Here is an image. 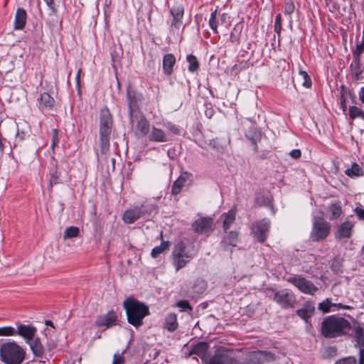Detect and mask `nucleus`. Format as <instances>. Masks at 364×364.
<instances>
[{
    "instance_id": "f257e3e1",
    "label": "nucleus",
    "mask_w": 364,
    "mask_h": 364,
    "mask_svg": "<svg viewBox=\"0 0 364 364\" xmlns=\"http://www.w3.org/2000/svg\"><path fill=\"white\" fill-rule=\"evenodd\" d=\"M351 328L350 323L344 317L331 315L323 318L321 333L325 338H335L348 334Z\"/></svg>"
},
{
    "instance_id": "f03ea898",
    "label": "nucleus",
    "mask_w": 364,
    "mask_h": 364,
    "mask_svg": "<svg viewBox=\"0 0 364 364\" xmlns=\"http://www.w3.org/2000/svg\"><path fill=\"white\" fill-rule=\"evenodd\" d=\"M128 322L135 327L141 326L144 317L149 314L146 305L133 297H129L123 302Z\"/></svg>"
},
{
    "instance_id": "7ed1b4c3",
    "label": "nucleus",
    "mask_w": 364,
    "mask_h": 364,
    "mask_svg": "<svg viewBox=\"0 0 364 364\" xmlns=\"http://www.w3.org/2000/svg\"><path fill=\"white\" fill-rule=\"evenodd\" d=\"M113 124L112 116L107 109L104 107L100 110V152L104 154L107 152L109 148V139Z\"/></svg>"
},
{
    "instance_id": "20e7f679",
    "label": "nucleus",
    "mask_w": 364,
    "mask_h": 364,
    "mask_svg": "<svg viewBox=\"0 0 364 364\" xmlns=\"http://www.w3.org/2000/svg\"><path fill=\"white\" fill-rule=\"evenodd\" d=\"M0 355L6 364H21L25 358L26 352L14 341L6 342L0 346Z\"/></svg>"
},
{
    "instance_id": "39448f33",
    "label": "nucleus",
    "mask_w": 364,
    "mask_h": 364,
    "mask_svg": "<svg viewBox=\"0 0 364 364\" xmlns=\"http://www.w3.org/2000/svg\"><path fill=\"white\" fill-rule=\"evenodd\" d=\"M171 256L175 269L178 272L194 257L195 253L188 250L183 241H179L175 244Z\"/></svg>"
},
{
    "instance_id": "423d86ee",
    "label": "nucleus",
    "mask_w": 364,
    "mask_h": 364,
    "mask_svg": "<svg viewBox=\"0 0 364 364\" xmlns=\"http://www.w3.org/2000/svg\"><path fill=\"white\" fill-rule=\"evenodd\" d=\"M171 18L169 23V32L173 36H178L183 30V18L184 16V7L182 4L175 3L170 8Z\"/></svg>"
},
{
    "instance_id": "0eeeda50",
    "label": "nucleus",
    "mask_w": 364,
    "mask_h": 364,
    "mask_svg": "<svg viewBox=\"0 0 364 364\" xmlns=\"http://www.w3.org/2000/svg\"><path fill=\"white\" fill-rule=\"evenodd\" d=\"M154 209L155 206L151 204L135 206L124 211L122 220L126 224H132L139 218H144L146 215H149Z\"/></svg>"
},
{
    "instance_id": "6e6552de",
    "label": "nucleus",
    "mask_w": 364,
    "mask_h": 364,
    "mask_svg": "<svg viewBox=\"0 0 364 364\" xmlns=\"http://www.w3.org/2000/svg\"><path fill=\"white\" fill-rule=\"evenodd\" d=\"M331 232V225L323 218H314L313 227L310 233V238L314 242H320L325 240Z\"/></svg>"
},
{
    "instance_id": "1a4fd4ad",
    "label": "nucleus",
    "mask_w": 364,
    "mask_h": 364,
    "mask_svg": "<svg viewBox=\"0 0 364 364\" xmlns=\"http://www.w3.org/2000/svg\"><path fill=\"white\" fill-rule=\"evenodd\" d=\"M287 281L305 294L314 295L318 290L311 281L301 275H293L288 277Z\"/></svg>"
},
{
    "instance_id": "9d476101",
    "label": "nucleus",
    "mask_w": 364,
    "mask_h": 364,
    "mask_svg": "<svg viewBox=\"0 0 364 364\" xmlns=\"http://www.w3.org/2000/svg\"><path fill=\"white\" fill-rule=\"evenodd\" d=\"M272 299L284 309L294 306L296 302L294 294L291 290L287 289L274 291Z\"/></svg>"
},
{
    "instance_id": "9b49d317",
    "label": "nucleus",
    "mask_w": 364,
    "mask_h": 364,
    "mask_svg": "<svg viewBox=\"0 0 364 364\" xmlns=\"http://www.w3.org/2000/svg\"><path fill=\"white\" fill-rule=\"evenodd\" d=\"M274 355L269 351L259 350L249 353L242 364H262L274 360Z\"/></svg>"
},
{
    "instance_id": "f8f14e48",
    "label": "nucleus",
    "mask_w": 364,
    "mask_h": 364,
    "mask_svg": "<svg viewBox=\"0 0 364 364\" xmlns=\"http://www.w3.org/2000/svg\"><path fill=\"white\" fill-rule=\"evenodd\" d=\"M270 221L268 219H262L252 224V233L253 237L259 242H264L269 230Z\"/></svg>"
},
{
    "instance_id": "ddd939ff",
    "label": "nucleus",
    "mask_w": 364,
    "mask_h": 364,
    "mask_svg": "<svg viewBox=\"0 0 364 364\" xmlns=\"http://www.w3.org/2000/svg\"><path fill=\"white\" fill-rule=\"evenodd\" d=\"M354 224L348 220H346L339 225L335 232V237L338 240H348L353 234V228Z\"/></svg>"
},
{
    "instance_id": "4468645a",
    "label": "nucleus",
    "mask_w": 364,
    "mask_h": 364,
    "mask_svg": "<svg viewBox=\"0 0 364 364\" xmlns=\"http://www.w3.org/2000/svg\"><path fill=\"white\" fill-rule=\"evenodd\" d=\"M117 316L114 311H109L106 314L100 316L97 318L95 323L97 326L107 328L116 325Z\"/></svg>"
},
{
    "instance_id": "2eb2a0df",
    "label": "nucleus",
    "mask_w": 364,
    "mask_h": 364,
    "mask_svg": "<svg viewBox=\"0 0 364 364\" xmlns=\"http://www.w3.org/2000/svg\"><path fill=\"white\" fill-rule=\"evenodd\" d=\"M213 220L210 218H201L193 224L194 230L199 234H205L212 230Z\"/></svg>"
},
{
    "instance_id": "dca6fc26",
    "label": "nucleus",
    "mask_w": 364,
    "mask_h": 364,
    "mask_svg": "<svg viewBox=\"0 0 364 364\" xmlns=\"http://www.w3.org/2000/svg\"><path fill=\"white\" fill-rule=\"evenodd\" d=\"M36 331L37 329L34 326L25 324H18L17 326V329L16 330V334L23 338L27 343L35 337Z\"/></svg>"
},
{
    "instance_id": "f3484780",
    "label": "nucleus",
    "mask_w": 364,
    "mask_h": 364,
    "mask_svg": "<svg viewBox=\"0 0 364 364\" xmlns=\"http://www.w3.org/2000/svg\"><path fill=\"white\" fill-rule=\"evenodd\" d=\"M238 240V232L236 231H230L223 237L221 245L224 250H232L233 247L237 246Z\"/></svg>"
},
{
    "instance_id": "a211bd4d",
    "label": "nucleus",
    "mask_w": 364,
    "mask_h": 364,
    "mask_svg": "<svg viewBox=\"0 0 364 364\" xmlns=\"http://www.w3.org/2000/svg\"><path fill=\"white\" fill-rule=\"evenodd\" d=\"M315 312V304L312 301L305 302L302 307L296 311V314L302 319L307 321Z\"/></svg>"
},
{
    "instance_id": "6ab92c4d",
    "label": "nucleus",
    "mask_w": 364,
    "mask_h": 364,
    "mask_svg": "<svg viewBox=\"0 0 364 364\" xmlns=\"http://www.w3.org/2000/svg\"><path fill=\"white\" fill-rule=\"evenodd\" d=\"M236 360L228 353H218L213 356L208 364H235Z\"/></svg>"
},
{
    "instance_id": "aec40b11",
    "label": "nucleus",
    "mask_w": 364,
    "mask_h": 364,
    "mask_svg": "<svg viewBox=\"0 0 364 364\" xmlns=\"http://www.w3.org/2000/svg\"><path fill=\"white\" fill-rule=\"evenodd\" d=\"M26 11L21 8L16 10L14 27L15 30H22L26 23Z\"/></svg>"
},
{
    "instance_id": "412c9836",
    "label": "nucleus",
    "mask_w": 364,
    "mask_h": 364,
    "mask_svg": "<svg viewBox=\"0 0 364 364\" xmlns=\"http://www.w3.org/2000/svg\"><path fill=\"white\" fill-rule=\"evenodd\" d=\"M39 107L42 110L53 109L55 107V100L47 92H43L38 98Z\"/></svg>"
},
{
    "instance_id": "4be33fe9",
    "label": "nucleus",
    "mask_w": 364,
    "mask_h": 364,
    "mask_svg": "<svg viewBox=\"0 0 364 364\" xmlns=\"http://www.w3.org/2000/svg\"><path fill=\"white\" fill-rule=\"evenodd\" d=\"M176 63V58L173 54H166L163 58V70L164 73L170 75L173 72V66Z\"/></svg>"
},
{
    "instance_id": "5701e85b",
    "label": "nucleus",
    "mask_w": 364,
    "mask_h": 364,
    "mask_svg": "<svg viewBox=\"0 0 364 364\" xmlns=\"http://www.w3.org/2000/svg\"><path fill=\"white\" fill-rule=\"evenodd\" d=\"M149 138L151 141L156 142H166L168 141V138L165 132L160 129L153 127Z\"/></svg>"
},
{
    "instance_id": "b1692460",
    "label": "nucleus",
    "mask_w": 364,
    "mask_h": 364,
    "mask_svg": "<svg viewBox=\"0 0 364 364\" xmlns=\"http://www.w3.org/2000/svg\"><path fill=\"white\" fill-rule=\"evenodd\" d=\"M188 176V173H183L173 182L171 190L173 195H178L181 191Z\"/></svg>"
},
{
    "instance_id": "393cba45",
    "label": "nucleus",
    "mask_w": 364,
    "mask_h": 364,
    "mask_svg": "<svg viewBox=\"0 0 364 364\" xmlns=\"http://www.w3.org/2000/svg\"><path fill=\"white\" fill-rule=\"evenodd\" d=\"M32 350L33 353L36 357H41L43 355L44 349L38 338H33L32 340L27 342Z\"/></svg>"
},
{
    "instance_id": "a878e982",
    "label": "nucleus",
    "mask_w": 364,
    "mask_h": 364,
    "mask_svg": "<svg viewBox=\"0 0 364 364\" xmlns=\"http://www.w3.org/2000/svg\"><path fill=\"white\" fill-rule=\"evenodd\" d=\"M222 217L223 218V228L226 232L235 220L236 210L235 209H231L228 213H224Z\"/></svg>"
},
{
    "instance_id": "bb28decb",
    "label": "nucleus",
    "mask_w": 364,
    "mask_h": 364,
    "mask_svg": "<svg viewBox=\"0 0 364 364\" xmlns=\"http://www.w3.org/2000/svg\"><path fill=\"white\" fill-rule=\"evenodd\" d=\"M177 316L175 314H169L165 318L164 328L169 332H173L178 328Z\"/></svg>"
},
{
    "instance_id": "cd10ccee",
    "label": "nucleus",
    "mask_w": 364,
    "mask_h": 364,
    "mask_svg": "<svg viewBox=\"0 0 364 364\" xmlns=\"http://www.w3.org/2000/svg\"><path fill=\"white\" fill-rule=\"evenodd\" d=\"M246 137L251 141L254 151L258 152L257 143L262 139V133L256 130L249 131L246 134Z\"/></svg>"
},
{
    "instance_id": "c85d7f7f",
    "label": "nucleus",
    "mask_w": 364,
    "mask_h": 364,
    "mask_svg": "<svg viewBox=\"0 0 364 364\" xmlns=\"http://www.w3.org/2000/svg\"><path fill=\"white\" fill-rule=\"evenodd\" d=\"M149 131V123L145 118H141L136 124V134L138 136H144Z\"/></svg>"
},
{
    "instance_id": "c756f323",
    "label": "nucleus",
    "mask_w": 364,
    "mask_h": 364,
    "mask_svg": "<svg viewBox=\"0 0 364 364\" xmlns=\"http://www.w3.org/2000/svg\"><path fill=\"white\" fill-rule=\"evenodd\" d=\"M353 336L356 338L358 344L364 347V330L358 324L354 325L353 328Z\"/></svg>"
},
{
    "instance_id": "7c9ffc66",
    "label": "nucleus",
    "mask_w": 364,
    "mask_h": 364,
    "mask_svg": "<svg viewBox=\"0 0 364 364\" xmlns=\"http://www.w3.org/2000/svg\"><path fill=\"white\" fill-rule=\"evenodd\" d=\"M335 364H356V359L354 357H348L337 361ZM359 364H364V348L360 350Z\"/></svg>"
},
{
    "instance_id": "2f4dec72",
    "label": "nucleus",
    "mask_w": 364,
    "mask_h": 364,
    "mask_svg": "<svg viewBox=\"0 0 364 364\" xmlns=\"http://www.w3.org/2000/svg\"><path fill=\"white\" fill-rule=\"evenodd\" d=\"M208 145L217 151L222 152L225 148V141L221 139L215 138L210 140Z\"/></svg>"
},
{
    "instance_id": "473e14b6",
    "label": "nucleus",
    "mask_w": 364,
    "mask_h": 364,
    "mask_svg": "<svg viewBox=\"0 0 364 364\" xmlns=\"http://www.w3.org/2000/svg\"><path fill=\"white\" fill-rule=\"evenodd\" d=\"M255 203L260 206H269L271 205V199L269 194L259 193L256 196Z\"/></svg>"
},
{
    "instance_id": "72a5a7b5",
    "label": "nucleus",
    "mask_w": 364,
    "mask_h": 364,
    "mask_svg": "<svg viewBox=\"0 0 364 364\" xmlns=\"http://www.w3.org/2000/svg\"><path fill=\"white\" fill-rule=\"evenodd\" d=\"M208 349V346L205 343H199L193 347L191 353L198 355L199 357L205 356Z\"/></svg>"
},
{
    "instance_id": "f704fd0d",
    "label": "nucleus",
    "mask_w": 364,
    "mask_h": 364,
    "mask_svg": "<svg viewBox=\"0 0 364 364\" xmlns=\"http://www.w3.org/2000/svg\"><path fill=\"white\" fill-rule=\"evenodd\" d=\"M345 173L349 177L360 176L363 174V170L356 163L353 164L350 168L346 170Z\"/></svg>"
},
{
    "instance_id": "c9c22d12",
    "label": "nucleus",
    "mask_w": 364,
    "mask_h": 364,
    "mask_svg": "<svg viewBox=\"0 0 364 364\" xmlns=\"http://www.w3.org/2000/svg\"><path fill=\"white\" fill-rule=\"evenodd\" d=\"M170 247V242L166 241H163L159 246H156L154 247L151 250V255L156 258L161 253H162L164 250H168Z\"/></svg>"
},
{
    "instance_id": "e433bc0d",
    "label": "nucleus",
    "mask_w": 364,
    "mask_h": 364,
    "mask_svg": "<svg viewBox=\"0 0 364 364\" xmlns=\"http://www.w3.org/2000/svg\"><path fill=\"white\" fill-rule=\"evenodd\" d=\"M242 30V24L237 23L235 26L231 31L230 39L232 43L238 42L240 38V34Z\"/></svg>"
},
{
    "instance_id": "4c0bfd02",
    "label": "nucleus",
    "mask_w": 364,
    "mask_h": 364,
    "mask_svg": "<svg viewBox=\"0 0 364 364\" xmlns=\"http://www.w3.org/2000/svg\"><path fill=\"white\" fill-rule=\"evenodd\" d=\"M80 229L77 227L70 226L67 228L63 234V239L68 240L73 237H76L79 235Z\"/></svg>"
},
{
    "instance_id": "58836bf2",
    "label": "nucleus",
    "mask_w": 364,
    "mask_h": 364,
    "mask_svg": "<svg viewBox=\"0 0 364 364\" xmlns=\"http://www.w3.org/2000/svg\"><path fill=\"white\" fill-rule=\"evenodd\" d=\"M220 23L219 18H217V10H215L211 13L208 21L209 26L215 33H218V26Z\"/></svg>"
},
{
    "instance_id": "ea45409f",
    "label": "nucleus",
    "mask_w": 364,
    "mask_h": 364,
    "mask_svg": "<svg viewBox=\"0 0 364 364\" xmlns=\"http://www.w3.org/2000/svg\"><path fill=\"white\" fill-rule=\"evenodd\" d=\"M333 306H336V303H332L331 299L328 298L318 304V309L323 313H328L331 311Z\"/></svg>"
},
{
    "instance_id": "a19ab883",
    "label": "nucleus",
    "mask_w": 364,
    "mask_h": 364,
    "mask_svg": "<svg viewBox=\"0 0 364 364\" xmlns=\"http://www.w3.org/2000/svg\"><path fill=\"white\" fill-rule=\"evenodd\" d=\"M187 61L189 63L188 65V70L191 73H194L199 68L198 62L196 58V56L193 55H188L187 56Z\"/></svg>"
},
{
    "instance_id": "79ce46f5",
    "label": "nucleus",
    "mask_w": 364,
    "mask_h": 364,
    "mask_svg": "<svg viewBox=\"0 0 364 364\" xmlns=\"http://www.w3.org/2000/svg\"><path fill=\"white\" fill-rule=\"evenodd\" d=\"M349 115L350 119H353L356 117H360L361 119H364V112L355 107V106H351L349 108Z\"/></svg>"
},
{
    "instance_id": "37998d69",
    "label": "nucleus",
    "mask_w": 364,
    "mask_h": 364,
    "mask_svg": "<svg viewBox=\"0 0 364 364\" xmlns=\"http://www.w3.org/2000/svg\"><path fill=\"white\" fill-rule=\"evenodd\" d=\"M329 210L331 214V218H330L331 220H334V219L338 218L342 213L341 207L338 203L332 204L330 206Z\"/></svg>"
},
{
    "instance_id": "c03bdc74",
    "label": "nucleus",
    "mask_w": 364,
    "mask_h": 364,
    "mask_svg": "<svg viewBox=\"0 0 364 364\" xmlns=\"http://www.w3.org/2000/svg\"><path fill=\"white\" fill-rule=\"evenodd\" d=\"M16 334V329L11 326L0 327V336H11Z\"/></svg>"
},
{
    "instance_id": "a18cd8bd",
    "label": "nucleus",
    "mask_w": 364,
    "mask_h": 364,
    "mask_svg": "<svg viewBox=\"0 0 364 364\" xmlns=\"http://www.w3.org/2000/svg\"><path fill=\"white\" fill-rule=\"evenodd\" d=\"M299 76L302 80V85L306 87H309L311 85V79L306 72L300 70Z\"/></svg>"
},
{
    "instance_id": "49530a36",
    "label": "nucleus",
    "mask_w": 364,
    "mask_h": 364,
    "mask_svg": "<svg viewBox=\"0 0 364 364\" xmlns=\"http://www.w3.org/2000/svg\"><path fill=\"white\" fill-rule=\"evenodd\" d=\"M294 8L292 0H285L284 12L286 15H291L294 12Z\"/></svg>"
},
{
    "instance_id": "de8ad7c7",
    "label": "nucleus",
    "mask_w": 364,
    "mask_h": 364,
    "mask_svg": "<svg viewBox=\"0 0 364 364\" xmlns=\"http://www.w3.org/2000/svg\"><path fill=\"white\" fill-rule=\"evenodd\" d=\"M53 14L57 11V7L60 4L61 0H44Z\"/></svg>"
},
{
    "instance_id": "09e8293b",
    "label": "nucleus",
    "mask_w": 364,
    "mask_h": 364,
    "mask_svg": "<svg viewBox=\"0 0 364 364\" xmlns=\"http://www.w3.org/2000/svg\"><path fill=\"white\" fill-rule=\"evenodd\" d=\"M176 306L181 308L182 311H186L188 310L192 311V307L190 306L189 302L187 300H180L176 303Z\"/></svg>"
},
{
    "instance_id": "8fccbe9b",
    "label": "nucleus",
    "mask_w": 364,
    "mask_h": 364,
    "mask_svg": "<svg viewBox=\"0 0 364 364\" xmlns=\"http://www.w3.org/2000/svg\"><path fill=\"white\" fill-rule=\"evenodd\" d=\"M364 53V44H358L356 49L353 52V58L356 60H359L360 55Z\"/></svg>"
},
{
    "instance_id": "3c124183",
    "label": "nucleus",
    "mask_w": 364,
    "mask_h": 364,
    "mask_svg": "<svg viewBox=\"0 0 364 364\" xmlns=\"http://www.w3.org/2000/svg\"><path fill=\"white\" fill-rule=\"evenodd\" d=\"M124 358L123 356V353H117L114 355L112 364H124Z\"/></svg>"
},
{
    "instance_id": "603ef678",
    "label": "nucleus",
    "mask_w": 364,
    "mask_h": 364,
    "mask_svg": "<svg viewBox=\"0 0 364 364\" xmlns=\"http://www.w3.org/2000/svg\"><path fill=\"white\" fill-rule=\"evenodd\" d=\"M166 127L168 129V130H170L173 134H180V129H178V127L176 125L173 124L171 123H168L166 124Z\"/></svg>"
},
{
    "instance_id": "864d4df0",
    "label": "nucleus",
    "mask_w": 364,
    "mask_h": 364,
    "mask_svg": "<svg viewBox=\"0 0 364 364\" xmlns=\"http://www.w3.org/2000/svg\"><path fill=\"white\" fill-rule=\"evenodd\" d=\"M52 146L54 147L58 142V130L54 129L52 130Z\"/></svg>"
},
{
    "instance_id": "5fc2aeb1",
    "label": "nucleus",
    "mask_w": 364,
    "mask_h": 364,
    "mask_svg": "<svg viewBox=\"0 0 364 364\" xmlns=\"http://www.w3.org/2000/svg\"><path fill=\"white\" fill-rule=\"evenodd\" d=\"M58 175L57 173V171H55V173H52L50 176V187H52L53 185L58 183Z\"/></svg>"
},
{
    "instance_id": "6e6d98bb",
    "label": "nucleus",
    "mask_w": 364,
    "mask_h": 364,
    "mask_svg": "<svg viewBox=\"0 0 364 364\" xmlns=\"http://www.w3.org/2000/svg\"><path fill=\"white\" fill-rule=\"evenodd\" d=\"M289 155L294 159H299L301 156V152L299 149H294L289 153Z\"/></svg>"
},
{
    "instance_id": "4d7b16f0",
    "label": "nucleus",
    "mask_w": 364,
    "mask_h": 364,
    "mask_svg": "<svg viewBox=\"0 0 364 364\" xmlns=\"http://www.w3.org/2000/svg\"><path fill=\"white\" fill-rule=\"evenodd\" d=\"M282 31V23L281 22H274V31L277 34H280V32Z\"/></svg>"
},
{
    "instance_id": "13d9d810",
    "label": "nucleus",
    "mask_w": 364,
    "mask_h": 364,
    "mask_svg": "<svg viewBox=\"0 0 364 364\" xmlns=\"http://www.w3.org/2000/svg\"><path fill=\"white\" fill-rule=\"evenodd\" d=\"M355 212L359 218L364 219V210H363L357 208H355Z\"/></svg>"
},
{
    "instance_id": "bf43d9fd",
    "label": "nucleus",
    "mask_w": 364,
    "mask_h": 364,
    "mask_svg": "<svg viewBox=\"0 0 364 364\" xmlns=\"http://www.w3.org/2000/svg\"><path fill=\"white\" fill-rule=\"evenodd\" d=\"M335 307H338V309H350L351 307L350 306H348V305H343L341 303H338V304H336V306Z\"/></svg>"
},
{
    "instance_id": "052dcab7",
    "label": "nucleus",
    "mask_w": 364,
    "mask_h": 364,
    "mask_svg": "<svg viewBox=\"0 0 364 364\" xmlns=\"http://www.w3.org/2000/svg\"><path fill=\"white\" fill-rule=\"evenodd\" d=\"M359 99L362 103H364V87L359 92Z\"/></svg>"
},
{
    "instance_id": "680f3d73",
    "label": "nucleus",
    "mask_w": 364,
    "mask_h": 364,
    "mask_svg": "<svg viewBox=\"0 0 364 364\" xmlns=\"http://www.w3.org/2000/svg\"><path fill=\"white\" fill-rule=\"evenodd\" d=\"M227 18H228L227 14H222V15H220V18H219L220 22L221 23H224V22H225V21H226Z\"/></svg>"
},
{
    "instance_id": "e2e57ef3",
    "label": "nucleus",
    "mask_w": 364,
    "mask_h": 364,
    "mask_svg": "<svg viewBox=\"0 0 364 364\" xmlns=\"http://www.w3.org/2000/svg\"><path fill=\"white\" fill-rule=\"evenodd\" d=\"M81 69H79L76 75V84L77 86H80V73H81Z\"/></svg>"
},
{
    "instance_id": "0e129e2a",
    "label": "nucleus",
    "mask_w": 364,
    "mask_h": 364,
    "mask_svg": "<svg viewBox=\"0 0 364 364\" xmlns=\"http://www.w3.org/2000/svg\"><path fill=\"white\" fill-rule=\"evenodd\" d=\"M275 22H281L282 23V15L280 14H278L276 16Z\"/></svg>"
},
{
    "instance_id": "69168bd1",
    "label": "nucleus",
    "mask_w": 364,
    "mask_h": 364,
    "mask_svg": "<svg viewBox=\"0 0 364 364\" xmlns=\"http://www.w3.org/2000/svg\"><path fill=\"white\" fill-rule=\"evenodd\" d=\"M45 323L48 326H51L52 328H54L53 322L50 320H46Z\"/></svg>"
},
{
    "instance_id": "338daca9",
    "label": "nucleus",
    "mask_w": 364,
    "mask_h": 364,
    "mask_svg": "<svg viewBox=\"0 0 364 364\" xmlns=\"http://www.w3.org/2000/svg\"><path fill=\"white\" fill-rule=\"evenodd\" d=\"M129 109H130V115L132 116V102L129 104Z\"/></svg>"
},
{
    "instance_id": "774afa93",
    "label": "nucleus",
    "mask_w": 364,
    "mask_h": 364,
    "mask_svg": "<svg viewBox=\"0 0 364 364\" xmlns=\"http://www.w3.org/2000/svg\"><path fill=\"white\" fill-rule=\"evenodd\" d=\"M361 43L364 44V30H363V33L362 42Z\"/></svg>"
}]
</instances>
